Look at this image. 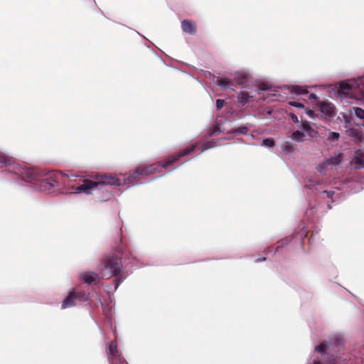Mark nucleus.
<instances>
[{
  "instance_id": "36",
  "label": "nucleus",
  "mask_w": 364,
  "mask_h": 364,
  "mask_svg": "<svg viewBox=\"0 0 364 364\" xmlns=\"http://www.w3.org/2000/svg\"><path fill=\"white\" fill-rule=\"evenodd\" d=\"M264 259H265L264 258V259H258L257 261V262H260V261H262V260H264Z\"/></svg>"
},
{
  "instance_id": "17",
  "label": "nucleus",
  "mask_w": 364,
  "mask_h": 364,
  "mask_svg": "<svg viewBox=\"0 0 364 364\" xmlns=\"http://www.w3.org/2000/svg\"><path fill=\"white\" fill-rule=\"evenodd\" d=\"M217 84L222 88L227 89L231 86L232 82L228 78H220L218 80Z\"/></svg>"
},
{
  "instance_id": "28",
  "label": "nucleus",
  "mask_w": 364,
  "mask_h": 364,
  "mask_svg": "<svg viewBox=\"0 0 364 364\" xmlns=\"http://www.w3.org/2000/svg\"><path fill=\"white\" fill-rule=\"evenodd\" d=\"M213 146L212 145V142H207L203 144V148L202 151L208 149L212 148Z\"/></svg>"
},
{
  "instance_id": "19",
  "label": "nucleus",
  "mask_w": 364,
  "mask_h": 364,
  "mask_svg": "<svg viewBox=\"0 0 364 364\" xmlns=\"http://www.w3.org/2000/svg\"><path fill=\"white\" fill-rule=\"evenodd\" d=\"M354 114L360 119H364V109L360 107H353Z\"/></svg>"
},
{
  "instance_id": "2",
  "label": "nucleus",
  "mask_w": 364,
  "mask_h": 364,
  "mask_svg": "<svg viewBox=\"0 0 364 364\" xmlns=\"http://www.w3.org/2000/svg\"><path fill=\"white\" fill-rule=\"evenodd\" d=\"M337 96L341 99L364 102V76L341 82L338 85Z\"/></svg>"
},
{
  "instance_id": "7",
  "label": "nucleus",
  "mask_w": 364,
  "mask_h": 364,
  "mask_svg": "<svg viewBox=\"0 0 364 364\" xmlns=\"http://www.w3.org/2000/svg\"><path fill=\"white\" fill-rule=\"evenodd\" d=\"M107 353L112 364H125L117 355V345L114 342H110L109 344Z\"/></svg>"
},
{
  "instance_id": "24",
  "label": "nucleus",
  "mask_w": 364,
  "mask_h": 364,
  "mask_svg": "<svg viewBox=\"0 0 364 364\" xmlns=\"http://www.w3.org/2000/svg\"><path fill=\"white\" fill-rule=\"evenodd\" d=\"M76 296L77 299L80 301H87L89 298L88 294L85 292L78 294L77 295H76Z\"/></svg>"
},
{
  "instance_id": "5",
  "label": "nucleus",
  "mask_w": 364,
  "mask_h": 364,
  "mask_svg": "<svg viewBox=\"0 0 364 364\" xmlns=\"http://www.w3.org/2000/svg\"><path fill=\"white\" fill-rule=\"evenodd\" d=\"M122 269V264L117 257H109L104 262V268L102 269L101 277L109 279L117 274Z\"/></svg>"
},
{
  "instance_id": "23",
  "label": "nucleus",
  "mask_w": 364,
  "mask_h": 364,
  "mask_svg": "<svg viewBox=\"0 0 364 364\" xmlns=\"http://www.w3.org/2000/svg\"><path fill=\"white\" fill-rule=\"evenodd\" d=\"M326 347H327V345L326 343H321L320 345L317 346L315 348V351L317 352V353H322L325 350Z\"/></svg>"
},
{
  "instance_id": "9",
  "label": "nucleus",
  "mask_w": 364,
  "mask_h": 364,
  "mask_svg": "<svg viewBox=\"0 0 364 364\" xmlns=\"http://www.w3.org/2000/svg\"><path fill=\"white\" fill-rule=\"evenodd\" d=\"M80 279L85 283L90 284L97 282L99 279V277L95 273L89 272L81 274Z\"/></svg>"
},
{
  "instance_id": "27",
  "label": "nucleus",
  "mask_w": 364,
  "mask_h": 364,
  "mask_svg": "<svg viewBox=\"0 0 364 364\" xmlns=\"http://www.w3.org/2000/svg\"><path fill=\"white\" fill-rule=\"evenodd\" d=\"M225 105V101L223 100H217L216 106L218 109H221Z\"/></svg>"
},
{
  "instance_id": "12",
  "label": "nucleus",
  "mask_w": 364,
  "mask_h": 364,
  "mask_svg": "<svg viewBox=\"0 0 364 364\" xmlns=\"http://www.w3.org/2000/svg\"><path fill=\"white\" fill-rule=\"evenodd\" d=\"M250 76L247 73L245 72H237L235 73V80L239 85H245V84L247 82Z\"/></svg>"
},
{
  "instance_id": "22",
  "label": "nucleus",
  "mask_w": 364,
  "mask_h": 364,
  "mask_svg": "<svg viewBox=\"0 0 364 364\" xmlns=\"http://www.w3.org/2000/svg\"><path fill=\"white\" fill-rule=\"evenodd\" d=\"M262 145L267 147H272L274 145V141L272 138L265 139L262 141Z\"/></svg>"
},
{
  "instance_id": "6",
  "label": "nucleus",
  "mask_w": 364,
  "mask_h": 364,
  "mask_svg": "<svg viewBox=\"0 0 364 364\" xmlns=\"http://www.w3.org/2000/svg\"><path fill=\"white\" fill-rule=\"evenodd\" d=\"M319 109L325 119L329 120L335 117L336 109L334 105L329 102H321L319 104Z\"/></svg>"
},
{
  "instance_id": "29",
  "label": "nucleus",
  "mask_w": 364,
  "mask_h": 364,
  "mask_svg": "<svg viewBox=\"0 0 364 364\" xmlns=\"http://www.w3.org/2000/svg\"><path fill=\"white\" fill-rule=\"evenodd\" d=\"M247 128L243 127H240V128L237 129L235 132L239 134H245L247 132Z\"/></svg>"
},
{
  "instance_id": "15",
  "label": "nucleus",
  "mask_w": 364,
  "mask_h": 364,
  "mask_svg": "<svg viewBox=\"0 0 364 364\" xmlns=\"http://www.w3.org/2000/svg\"><path fill=\"white\" fill-rule=\"evenodd\" d=\"M310 364H321L320 362L314 360ZM323 364H342V361L340 358H335L333 356H329Z\"/></svg>"
},
{
  "instance_id": "25",
  "label": "nucleus",
  "mask_w": 364,
  "mask_h": 364,
  "mask_svg": "<svg viewBox=\"0 0 364 364\" xmlns=\"http://www.w3.org/2000/svg\"><path fill=\"white\" fill-rule=\"evenodd\" d=\"M289 104L291 105V106H293V107H297V108H301V109H304V106L303 104L300 103V102H289Z\"/></svg>"
},
{
  "instance_id": "16",
  "label": "nucleus",
  "mask_w": 364,
  "mask_h": 364,
  "mask_svg": "<svg viewBox=\"0 0 364 364\" xmlns=\"http://www.w3.org/2000/svg\"><path fill=\"white\" fill-rule=\"evenodd\" d=\"M249 98L250 95L247 92H241L237 97L238 102L243 106L247 102Z\"/></svg>"
},
{
  "instance_id": "32",
  "label": "nucleus",
  "mask_w": 364,
  "mask_h": 364,
  "mask_svg": "<svg viewBox=\"0 0 364 364\" xmlns=\"http://www.w3.org/2000/svg\"><path fill=\"white\" fill-rule=\"evenodd\" d=\"M279 100V99H278V97H276L275 94L273 95V96L269 98V100Z\"/></svg>"
},
{
  "instance_id": "37",
  "label": "nucleus",
  "mask_w": 364,
  "mask_h": 364,
  "mask_svg": "<svg viewBox=\"0 0 364 364\" xmlns=\"http://www.w3.org/2000/svg\"><path fill=\"white\" fill-rule=\"evenodd\" d=\"M344 119H345V120L347 122V117H346V115H344Z\"/></svg>"
},
{
  "instance_id": "31",
  "label": "nucleus",
  "mask_w": 364,
  "mask_h": 364,
  "mask_svg": "<svg viewBox=\"0 0 364 364\" xmlns=\"http://www.w3.org/2000/svg\"><path fill=\"white\" fill-rule=\"evenodd\" d=\"M305 112H306V113L309 116H310L311 117H312L313 111H311V110H307V109H305Z\"/></svg>"
},
{
  "instance_id": "20",
  "label": "nucleus",
  "mask_w": 364,
  "mask_h": 364,
  "mask_svg": "<svg viewBox=\"0 0 364 364\" xmlns=\"http://www.w3.org/2000/svg\"><path fill=\"white\" fill-rule=\"evenodd\" d=\"M339 138H340L339 133L335 132H330L327 136L328 140L331 142L337 141L339 139Z\"/></svg>"
},
{
  "instance_id": "1",
  "label": "nucleus",
  "mask_w": 364,
  "mask_h": 364,
  "mask_svg": "<svg viewBox=\"0 0 364 364\" xmlns=\"http://www.w3.org/2000/svg\"><path fill=\"white\" fill-rule=\"evenodd\" d=\"M134 176L127 174H99L96 175L94 180H84L82 185L73 188L72 193L91 194L95 189H102L103 186H121L134 185Z\"/></svg>"
},
{
  "instance_id": "26",
  "label": "nucleus",
  "mask_w": 364,
  "mask_h": 364,
  "mask_svg": "<svg viewBox=\"0 0 364 364\" xmlns=\"http://www.w3.org/2000/svg\"><path fill=\"white\" fill-rule=\"evenodd\" d=\"M289 116L295 123L299 124V125L300 124L301 121L299 120V118L296 114H294V113H289Z\"/></svg>"
},
{
  "instance_id": "18",
  "label": "nucleus",
  "mask_w": 364,
  "mask_h": 364,
  "mask_svg": "<svg viewBox=\"0 0 364 364\" xmlns=\"http://www.w3.org/2000/svg\"><path fill=\"white\" fill-rule=\"evenodd\" d=\"M0 163L5 166H9L14 164V160L11 157L4 154H0Z\"/></svg>"
},
{
  "instance_id": "4",
  "label": "nucleus",
  "mask_w": 364,
  "mask_h": 364,
  "mask_svg": "<svg viewBox=\"0 0 364 364\" xmlns=\"http://www.w3.org/2000/svg\"><path fill=\"white\" fill-rule=\"evenodd\" d=\"M315 134L316 132L311 127L310 123L301 119L298 128L292 132L290 138L296 142H301L314 137Z\"/></svg>"
},
{
  "instance_id": "34",
  "label": "nucleus",
  "mask_w": 364,
  "mask_h": 364,
  "mask_svg": "<svg viewBox=\"0 0 364 364\" xmlns=\"http://www.w3.org/2000/svg\"><path fill=\"white\" fill-rule=\"evenodd\" d=\"M306 187L308 188H311V184H306Z\"/></svg>"
},
{
  "instance_id": "8",
  "label": "nucleus",
  "mask_w": 364,
  "mask_h": 364,
  "mask_svg": "<svg viewBox=\"0 0 364 364\" xmlns=\"http://www.w3.org/2000/svg\"><path fill=\"white\" fill-rule=\"evenodd\" d=\"M351 164L355 168H364V154L360 150H357L355 152V155L351 160Z\"/></svg>"
},
{
  "instance_id": "10",
  "label": "nucleus",
  "mask_w": 364,
  "mask_h": 364,
  "mask_svg": "<svg viewBox=\"0 0 364 364\" xmlns=\"http://www.w3.org/2000/svg\"><path fill=\"white\" fill-rule=\"evenodd\" d=\"M181 27L184 32L194 34L196 32V24L190 21L184 20L181 23Z\"/></svg>"
},
{
  "instance_id": "35",
  "label": "nucleus",
  "mask_w": 364,
  "mask_h": 364,
  "mask_svg": "<svg viewBox=\"0 0 364 364\" xmlns=\"http://www.w3.org/2000/svg\"><path fill=\"white\" fill-rule=\"evenodd\" d=\"M15 166H16L15 167L16 169H19V166L18 165H15Z\"/></svg>"
},
{
  "instance_id": "3",
  "label": "nucleus",
  "mask_w": 364,
  "mask_h": 364,
  "mask_svg": "<svg viewBox=\"0 0 364 364\" xmlns=\"http://www.w3.org/2000/svg\"><path fill=\"white\" fill-rule=\"evenodd\" d=\"M198 145L196 144L185 148L184 149L181 150L178 154L169 156L167 159V160L163 164L159 163L146 167L137 168L135 172L133 174H131L132 176H134L133 180L134 181V184L136 183L137 178L139 176L151 175L156 172H161L163 168H167L168 166H170L173 162L177 161L180 157L185 156L192 153L196 149L198 148Z\"/></svg>"
},
{
  "instance_id": "13",
  "label": "nucleus",
  "mask_w": 364,
  "mask_h": 364,
  "mask_svg": "<svg viewBox=\"0 0 364 364\" xmlns=\"http://www.w3.org/2000/svg\"><path fill=\"white\" fill-rule=\"evenodd\" d=\"M289 89L290 92L295 95H304L308 92L307 88L306 87L291 86L289 87Z\"/></svg>"
},
{
  "instance_id": "11",
  "label": "nucleus",
  "mask_w": 364,
  "mask_h": 364,
  "mask_svg": "<svg viewBox=\"0 0 364 364\" xmlns=\"http://www.w3.org/2000/svg\"><path fill=\"white\" fill-rule=\"evenodd\" d=\"M77 300V296L73 292H70L68 296L63 301L62 303V309H66L68 307H71L75 305V301Z\"/></svg>"
},
{
  "instance_id": "30",
  "label": "nucleus",
  "mask_w": 364,
  "mask_h": 364,
  "mask_svg": "<svg viewBox=\"0 0 364 364\" xmlns=\"http://www.w3.org/2000/svg\"><path fill=\"white\" fill-rule=\"evenodd\" d=\"M323 193H326L328 198H331V197H332V196L333 195L334 192H333V191H323Z\"/></svg>"
},
{
  "instance_id": "21",
  "label": "nucleus",
  "mask_w": 364,
  "mask_h": 364,
  "mask_svg": "<svg viewBox=\"0 0 364 364\" xmlns=\"http://www.w3.org/2000/svg\"><path fill=\"white\" fill-rule=\"evenodd\" d=\"M329 166L328 164L327 163V161H325L322 163H321L319 165H318L317 166V171L321 173H324L326 171V169L327 168V166Z\"/></svg>"
},
{
  "instance_id": "33",
  "label": "nucleus",
  "mask_w": 364,
  "mask_h": 364,
  "mask_svg": "<svg viewBox=\"0 0 364 364\" xmlns=\"http://www.w3.org/2000/svg\"><path fill=\"white\" fill-rule=\"evenodd\" d=\"M310 98H311V99H316V95H315V94H311V95H310Z\"/></svg>"
},
{
  "instance_id": "14",
  "label": "nucleus",
  "mask_w": 364,
  "mask_h": 364,
  "mask_svg": "<svg viewBox=\"0 0 364 364\" xmlns=\"http://www.w3.org/2000/svg\"><path fill=\"white\" fill-rule=\"evenodd\" d=\"M343 158V154L338 153L336 154L335 156H332L331 158L327 159V163L328 165L331 166H336L339 164L341 162V159Z\"/></svg>"
}]
</instances>
